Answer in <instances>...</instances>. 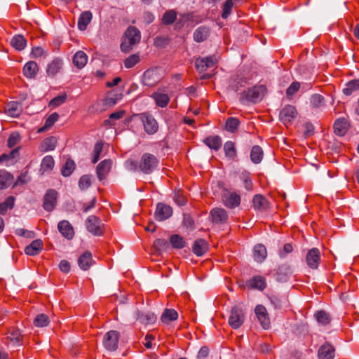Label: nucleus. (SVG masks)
I'll use <instances>...</instances> for the list:
<instances>
[{
	"mask_svg": "<svg viewBox=\"0 0 359 359\" xmlns=\"http://www.w3.org/2000/svg\"><path fill=\"white\" fill-rule=\"evenodd\" d=\"M158 163V159L154 154L149 153L144 154L139 162L127 161L128 168L130 170H139L144 174H150L154 172L157 168Z\"/></svg>",
	"mask_w": 359,
	"mask_h": 359,
	"instance_id": "nucleus-1",
	"label": "nucleus"
},
{
	"mask_svg": "<svg viewBox=\"0 0 359 359\" xmlns=\"http://www.w3.org/2000/svg\"><path fill=\"white\" fill-rule=\"evenodd\" d=\"M266 93V88L264 85H257L243 90L239 93V101L246 105L250 103L260 102Z\"/></svg>",
	"mask_w": 359,
	"mask_h": 359,
	"instance_id": "nucleus-2",
	"label": "nucleus"
},
{
	"mask_svg": "<svg viewBox=\"0 0 359 359\" xmlns=\"http://www.w3.org/2000/svg\"><path fill=\"white\" fill-rule=\"evenodd\" d=\"M140 32L135 27H129L121 43V50L125 53L129 52L135 45L140 43Z\"/></svg>",
	"mask_w": 359,
	"mask_h": 359,
	"instance_id": "nucleus-3",
	"label": "nucleus"
},
{
	"mask_svg": "<svg viewBox=\"0 0 359 359\" xmlns=\"http://www.w3.org/2000/svg\"><path fill=\"white\" fill-rule=\"evenodd\" d=\"M133 116L138 117L142 121L144 131L149 135L155 134L158 129V124L152 115L149 113L134 114Z\"/></svg>",
	"mask_w": 359,
	"mask_h": 359,
	"instance_id": "nucleus-4",
	"label": "nucleus"
},
{
	"mask_svg": "<svg viewBox=\"0 0 359 359\" xmlns=\"http://www.w3.org/2000/svg\"><path fill=\"white\" fill-rule=\"evenodd\" d=\"M245 318L243 309L238 306H233L229 317V324L233 329L239 328L244 323Z\"/></svg>",
	"mask_w": 359,
	"mask_h": 359,
	"instance_id": "nucleus-5",
	"label": "nucleus"
},
{
	"mask_svg": "<svg viewBox=\"0 0 359 359\" xmlns=\"http://www.w3.org/2000/svg\"><path fill=\"white\" fill-rule=\"evenodd\" d=\"M87 230L95 236H101L104 233V225L101 219L95 215H90L86 222Z\"/></svg>",
	"mask_w": 359,
	"mask_h": 359,
	"instance_id": "nucleus-6",
	"label": "nucleus"
},
{
	"mask_svg": "<svg viewBox=\"0 0 359 359\" xmlns=\"http://www.w3.org/2000/svg\"><path fill=\"white\" fill-rule=\"evenodd\" d=\"M248 83V79L245 74L238 72L232 75L229 80V88L235 92L239 91L241 88L246 86Z\"/></svg>",
	"mask_w": 359,
	"mask_h": 359,
	"instance_id": "nucleus-7",
	"label": "nucleus"
},
{
	"mask_svg": "<svg viewBox=\"0 0 359 359\" xmlns=\"http://www.w3.org/2000/svg\"><path fill=\"white\" fill-rule=\"evenodd\" d=\"M119 333L115 330L107 332L103 339V344L109 351H115L118 348Z\"/></svg>",
	"mask_w": 359,
	"mask_h": 359,
	"instance_id": "nucleus-8",
	"label": "nucleus"
},
{
	"mask_svg": "<svg viewBox=\"0 0 359 359\" xmlns=\"http://www.w3.org/2000/svg\"><path fill=\"white\" fill-rule=\"evenodd\" d=\"M57 192L55 189H48L43 196V208L47 212H51L55 208Z\"/></svg>",
	"mask_w": 359,
	"mask_h": 359,
	"instance_id": "nucleus-9",
	"label": "nucleus"
},
{
	"mask_svg": "<svg viewBox=\"0 0 359 359\" xmlns=\"http://www.w3.org/2000/svg\"><path fill=\"white\" fill-rule=\"evenodd\" d=\"M217 63V59L215 56H209L196 60L195 66L200 73L205 72L208 69L214 67Z\"/></svg>",
	"mask_w": 359,
	"mask_h": 359,
	"instance_id": "nucleus-10",
	"label": "nucleus"
},
{
	"mask_svg": "<svg viewBox=\"0 0 359 359\" xmlns=\"http://www.w3.org/2000/svg\"><path fill=\"white\" fill-rule=\"evenodd\" d=\"M172 215V208L166 204L159 203L156 205V209L154 213V217L157 221L162 222Z\"/></svg>",
	"mask_w": 359,
	"mask_h": 359,
	"instance_id": "nucleus-11",
	"label": "nucleus"
},
{
	"mask_svg": "<svg viewBox=\"0 0 359 359\" xmlns=\"http://www.w3.org/2000/svg\"><path fill=\"white\" fill-rule=\"evenodd\" d=\"M297 116V111L292 105H286L280 111V119L284 123L292 122Z\"/></svg>",
	"mask_w": 359,
	"mask_h": 359,
	"instance_id": "nucleus-12",
	"label": "nucleus"
},
{
	"mask_svg": "<svg viewBox=\"0 0 359 359\" xmlns=\"http://www.w3.org/2000/svg\"><path fill=\"white\" fill-rule=\"evenodd\" d=\"M112 166V161L105 159L102 161L96 168L97 177L100 181L105 180L109 175Z\"/></svg>",
	"mask_w": 359,
	"mask_h": 359,
	"instance_id": "nucleus-13",
	"label": "nucleus"
},
{
	"mask_svg": "<svg viewBox=\"0 0 359 359\" xmlns=\"http://www.w3.org/2000/svg\"><path fill=\"white\" fill-rule=\"evenodd\" d=\"M320 260V253L318 248L311 249L306 256V262L309 268L316 269Z\"/></svg>",
	"mask_w": 359,
	"mask_h": 359,
	"instance_id": "nucleus-14",
	"label": "nucleus"
},
{
	"mask_svg": "<svg viewBox=\"0 0 359 359\" xmlns=\"http://www.w3.org/2000/svg\"><path fill=\"white\" fill-rule=\"evenodd\" d=\"M256 316L264 329H268L270 326V319L266 309L262 305H257L255 309Z\"/></svg>",
	"mask_w": 359,
	"mask_h": 359,
	"instance_id": "nucleus-15",
	"label": "nucleus"
},
{
	"mask_svg": "<svg viewBox=\"0 0 359 359\" xmlns=\"http://www.w3.org/2000/svg\"><path fill=\"white\" fill-rule=\"evenodd\" d=\"M211 220L215 224H224L228 220L226 211L223 208H214L210 211Z\"/></svg>",
	"mask_w": 359,
	"mask_h": 359,
	"instance_id": "nucleus-16",
	"label": "nucleus"
},
{
	"mask_svg": "<svg viewBox=\"0 0 359 359\" xmlns=\"http://www.w3.org/2000/svg\"><path fill=\"white\" fill-rule=\"evenodd\" d=\"M161 80V76L155 69H148L143 74V83L148 86H154Z\"/></svg>",
	"mask_w": 359,
	"mask_h": 359,
	"instance_id": "nucleus-17",
	"label": "nucleus"
},
{
	"mask_svg": "<svg viewBox=\"0 0 359 359\" xmlns=\"http://www.w3.org/2000/svg\"><path fill=\"white\" fill-rule=\"evenodd\" d=\"M60 233L68 240L73 238L74 230L72 224L67 220H62L57 225Z\"/></svg>",
	"mask_w": 359,
	"mask_h": 359,
	"instance_id": "nucleus-18",
	"label": "nucleus"
},
{
	"mask_svg": "<svg viewBox=\"0 0 359 359\" xmlns=\"http://www.w3.org/2000/svg\"><path fill=\"white\" fill-rule=\"evenodd\" d=\"M20 147H18L11 151L8 154H1L0 156V163H6V165H13L20 156Z\"/></svg>",
	"mask_w": 359,
	"mask_h": 359,
	"instance_id": "nucleus-19",
	"label": "nucleus"
},
{
	"mask_svg": "<svg viewBox=\"0 0 359 359\" xmlns=\"http://www.w3.org/2000/svg\"><path fill=\"white\" fill-rule=\"evenodd\" d=\"M334 348L329 343L323 344L318 350L319 359H333L334 357Z\"/></svg>",
	"mask_w": 359,
	"mask_h": 359,
	"instance_id": "nucleus-20",
	"label": "nucleus"
},
{
	"mask_svg": "<svg viewBox=\"0 0 359 359\" xmlns=\"http://www.w3.org/2000/svg\"><path fill=\"white\" fill-rule=\"evenodd\" d=\"M39 72V67L36 62L29 61L23 67V74L28 79H34Z\"/></svg>",
	"mask_w": 359,
	"mask_h": 359,
	"instance_id": "nucleus-21",
	"label": "nucleus"
},
{
	"mask_svg": "<svg viewBox=\"0 0 359 359\" xmlns=\"http://www.w3.org/2000/svg\"><path fill=\"white\" fill-rule=\"evenodd\" d=\"M253 207L259 211H265L269 208V202L262 195H255L252 200Z\"/></svg>",
	"mask_w": 359,
	"mask_h": 359,
	"instance_id": "nucleus-22",
	"label": "nucleus"
},
{
	"mask_svg": "<svg viewBox=\"0 0 359 359\" xmlns=\"http://www.w3.org/2000/svg\"><path fill=\"white\" fill-rule=\"evenodd\" d=\"M349 124L345 118H341L335 121L334 129L336 135L339 136L344 135L348 128Z\"/></svg>",
	"mask_w": 359,
	"mask_h": 359,
	"instance_id": "nucleus-23",
	"label": "nucleus"
},
{
	"mask_svg": "<svg viewBox=\"0 0 359 359\" xmlns=\"http://www.w3.org/2000/svg\"><path fill=\"white\" fill-rule=\"evenodd\" d=\"M93 264V256L91 252L86 251L78 259V264L82 270H88Z\"/></svg>",
	"mask_w": 359,
	"mask_h": 359,
	"instance_id": "nucleus-24",
	"label": "nucleus"
},
{
	"mask_svg": "<svg viewBox=\"0 0 359 359\" xmlns=\"http://www.w3.org/2000/svg\"><path fill=\"white\" fill-rule=\"evenodd\" d=\"M57 140L54 136L45 138L41 143L40 151L47 152L54 150L57 146Z\"/></svg>",
	"mask_w": 359,
	"mask_h": 359,
	"instance_id": "nucleus-25",
	"label": "nucleus"
},
{
	"mask_svg": "<svg viewBox=\"0 0 359 359\" xmlns=\"http://www.w3.org/2000/svg\"><path fill=\"white\" fill-rule=\"evenodd\" d=\"M137 320L142 324H153L156 320V316L151 312H137Z\"/></svg>",
	"mask_w": 359,
	"mask_h": 359,
	"instance_id": "nucleus-26",
	"label": "nucleus"
},
{
	"mask_svg": "<svg viewBox=\"0 0 359 359\" xmlns=\"http://www.w3.org/2000/svg\"><path fill=\"white\" fill-rule=\"evenodd\" d=\"M43 243L40 239L33 241L25 248V252L31 256L36 255L42 250Z\"/></svg>",
	"mask_w": 359,
	"mask_h": 359,
	"instance_id": "nucleus-27",
	"label": "nucleus"
},
{
	"mask_svg": "<svg viewBox=\"0 0 359 359\" xmlns=\"http://www.w3.org/2000/svg\"><path fill=\"white\" fill-rule=\"evenodd\" d=\"M267 256L266 247L262 244H257L254 247L253 257L256 262H262Z\"/></svg>",
	"mask_w": 359,
	"mask_h": 359,
	"instance_id": "nucleus-28",
	"label": "nucleus"
},
{
	"mask_svg": "<svg viewBox=\"0 0 359 359\" xmlns=\"http://www.w3.org/2000/svg\"><path fill=\"white\" fill-rule=\"evenodd\" d=\"M208 250V244L203 239L196 240L192 247L193 252L197 256H201Z\"/></svg>",
	"mask_w": 359,
	"mask_h": 359,
	"instance_id": "nucleus-29",
	"label": "nucleus"
},
{
	"mask_svg": "<svg viewBox=\"0 0 359 359\" xmlns=\"http://www.w3.org/2000/svg\"><path fill=\"white\" fill-rule=\"evenodd\" d=\"M62 67V60L60 58H55L50 64L48 65L46 72L49 76L56 75Z\"/></svg>",
	"mask_w": 359,
	"mask_h": 359,
	"instance_id": "nucleus-30",
	"label": "nucleus"
},
{
	"mask_svg": "<svg viewBox=\"0 0 359 359\" xmlns=\"http://www.w3.org/2000/svg\"><path fill=\"white\" fill-rule=\"evenodd\" d=\"M223 201L227 208H234L239 205L241 203V197L238 194L233 193L229 195L224 196Z\"/></svg>",
	"mask_w": 359,
	"mask_h": 359,
	"instance_id": "nucleus-31",
	"label": "nucleus"
},
{
	"mask_svg": "<svg viewBox=\"0 0 359 359\" xmlns=\"http://www.w3.org/2000/svg\"><path fill=\"white\" fill-rule=\"evenodd\" d=\"M178 318L177 312L173 309H166L163 311L161 320L164 324H169Z\"/></svg>",
	"mask_w": 359,
	"mask_h": 359,
	"instance_id": "nucleus-32",
	"label": "nucleus"
},
{
	"mask_svg": "<svg viewBox=\"0 0 359 359\" xmlns=\"http://www.w3.org/2000/svg\"><path fill=\"white\" fill-rule=\"evenodd\" d=\"M87 62L88 56L83 51L76 52L73 57V63L78 69H82Z\"/></svg>",
	"mask_w": 359,
	"mask_h": 359,
	"instance_id": "nucleus-33",
	"label": "nucleus"
},
{
	"mask_svg": "<svg viewBox=\"0 0 359 359\" xmlns=\"http://www.w3.org/2000/svg\"><path fill=\"white\" fill-rule=\"evenodd\" d=\"M5 111L8 115L12 117H17L20 114L22 109L18 102H11L6 104Z\"/></svg>",
	"mask_w": 359,
	"mask_h": 359,
	"instance_id": "nucleus-34",
	"label": "nucleus"
},
{
	"mask_svg": "<svg viewBox=\"0 0 359 359\" xmlns=\"http://www.w3.org/2000/svg\"><path fill=\"white\" fill-rule=\"evenodd\" d=\"M204 143L209 148L218 151L222 147V139L218 135L209 136L204 140Z\"/></svg>",
	"mask_w": 359,
	"mask_h": 359,
	"instance_id": "nucleus-35",
	"label": "nucleus"
},
{
	"mask_svg": "<svg viewBox=\"0 0 359 359\" xmlns=\"http://www.w3.org/2000/svg\"><path fill=\"white\" fill-rule=\"evenodd\" d=\"M224 151L226 158L234 160L237 156V151L235 143L232 141H227L224 143Z\"/></svg>",
	"mask_w": 359,
	"mask_h": 359,
	"instance_id": "nucleus-36",
	"label": "nucleus"
},
{
	"mask_svg": "<svg viewBox=\"0 0 359 359\" xmlns=\"http://www.w3.org/2000/svg\"><path fill=\"white\" fill-rule=\"evenodd\" d=\"M151 97L155 100L156 104L158 107H160L162 108L165 107L170 102L169 96L165 93L156 92V93H153Z\"/></svg>",
	"mask_w": 359,
	"mask_h": 359,
	"instance_id": "nucleus-37",
	"label": "nucleus"
},
{
	"mask_svg": "<svg viewBox=\"0 0 359 359\" xmlns=\"http://www.w3.org/2000/svg\"><path fill=\"white\" fill-rule=\"evenodd\" d=\"M248 285L251 288L263 290L266 287L265 279L261 276H255L248 282Z\"/></svg>",
	"mask_w": 359,
	"mask_h": 359,
	"instance_id": "nucleus-38",
	"label": "nucleus"
},
{
	"mask_svg": "<svg viewBox=\"0 0 359 359\" xmlns=\"http://www.w3.org/2000/svg\"><path fill=\"white\" fill-rule=\"evenodd\" d=\"M13 177L5 170H0V190L8 188L13 182Z\"/></svg>",
	"mask_w": 359,
	"mask_h": 359,
	"instance_id": "nucleus-39",
	"label": "nucleus"
},
{
	"mask_svg": "<svg viewBox=\"0 0 359 359\" xmlns=\"http://www.w3.org/2000/svg\"><path fill=\"white\" fill-rule=\"evenodd\" d=\"M209 33L210 31L207 27L201 26L195 31L194 39L196 42H202L208 38Z\"/></svg>",
	"mask_w": 359,
	"mask_h": 359,
	"instance_id": "nucleus-40",
	"label": "nucleus"
},
{
	"mask_svg": "<svg viewBox=\"0 0 359 359\" xmlns=\"http://www.w3.org/2000/svg\"><path fill=\"white\" fill-rule=\"evenodd\" d=\"M11 46L18 50H23L26 45L27 41L22 35H15L11 41Z\"/></svg>",
	"mask_w": 359,
	"mask_h": 359,
	"instance_id": "nucleus-41",
	"label": "nucleus"
},
{
	"mask_svg": "<svg viewBox=\"0 0 359 359\" xmlns=\"http://www.w3.org/2000/svg\"><path fill=\"white\" fill-rule=\"evenodd\" d=\"M59 114L56 112L51 114L45 121L44 126L38 129L37 133H41L51 128L58 120Z\"/></svg>",
	"mask_w": 359,
	"mask_h": 359,
	"instance_id": "nucleus-42",
	"label": "nucleus"
},
{
	"mask_svg": "<svg viewBox=\"0 0 359 359\" xmlns=\"http://www.w3.org/2000/svg\"><path fill=\"white\" fill-rule=\"evenodd\" d=\"M153 248L157 252L161 253L170 248V243L165 239L158 238L154 241Z\"/></svg>",
	"mask_w": 359,
	"mask_h": 359,
	"instance_id": "nucleus-43",
	"label": "nucleus"
},
{
	"mask_svg": "<svg viewBox=\"0 0 359 359\" xmlns=\"http://www.w3.org/2000/svg\"><path fill=\"white\" fill-rule=\"evenodd\" d=\"M263 158V151L262 148L258 146H254L250 152V159L254 163H259Z\"/></svg>",
	"mask_w": 359,
	"mask_h": 359,
	"instance_id": "nucleus-44",
	"label": "nucleus"
},
{
	"mask_svg": "<svg viewBox=\"0 0 359 359\" xmlns=\"http://www.w3.org/2000/svg\"><path fill=\"white\" fill-rule=\"evenodd\" d=\"M310 104L313 108H320L325 105V100L323 95L316 93L311 96Z\"/></svg>",
	"mask_w": 359,
	"mask_h": 359,
	"instance_id": "nucleus-45",
	"label": "nucleus"
},
{
	"mask_svg": "<svg viewBox=\"0 0 359 359\" xmlns=\"http://www.w3.org/2000/svg\"><path fill=\"white\" fill-rule=\"evenodd\" d=\"M7 339L13 344H19L22 336L18 329L13 328L8 332Z\"/></svg>",
	"mask_w": 359,
	"mask_h": 359,
	"instance_id": "nucleus-46",
	"label": "nucleus"
},
{
	"mask_svg": "<svg viewBox=\"0 0 359 359\" xmlns=\"http://www.w3.org/2000/svg\"><path fill=\"white\" fill-rule=\"evenodd\" d=\"M359 90V79L352 80L348 82L346 88L343 89V93L346 95H351L354 91Z\"/></svg>",
	"mask_w": 359,
	"mask_h": 359,
	"instance_id": "nucleus-47",
	"label": "nucleus"
},
{
	"mask_svg": "<svg viewBox=\"0 0 359 359\" xmlns=\"http://www.w3.org/2000/svg\"><path fill=\"white\" fill-rule=\"evenodd\" d=\"M140 62V56L139 53H135L130 55L123 61L124 67L127 69H130L135 67Z\"/></svg>",
	"mask_w": 359,
	"mask_h": 359,
	"instance_id": "nucleus-48",
	"label": "nucleus"
},
{
	"mask_svg": "<svg viewBox=\"0 0 359 359\" xmlns=\"http://www.w3.org/2000/svg\"><path fill=\"white\" fill-rule=\"evenodd\" d=\"M15 198L8 196L4 203H0V215H5L8 209L14 207Z\"/></svg>",
	"mask_w": 359,
	"mask_h": 359,
	"instance_id": "nucleus-49",
	"label": "nucleus"
},
{
	"mask_svg": "<svg viewBox=\"0 0 359 359\" xmlns=\"http://www.w3.org/2000/svg\"><path fill=\"white\" fill-rule=\"evenodd\" d=\"M239 124L240 121L237 118L230 117L226 121L225 128L229 132L235 133L238 130Z\"/></svg>",
	"mask_w": 359,
	"mask_h": 359,
	"instance_id": "nucleus-50",
	"label": "nucleus"
},
{
	"mask_svg": "<svg viewBox=\"0 0 359 359\" xmlns=\"http://www.w3.org/2000/svg\"><path fill=\"white\" fill-rule=\"evenodd\" d=\"M170 243L174 248L182 249L185 246L184 238L178 234H174L170 236Z\"/></svg>",
	"mask_w": 359,
	"mask_h": 359,
	"instance_id": "nucleus-51",
	"label": "nucleus"
},
{
	"mask_svg": "<svg viewBox=\"0 0 359 359\" xmlns=\"http://www.w3.org/2000/svg\"><path fill=\"white\" fill-rule=\"evenodd\" d=\"M76 168L74 161L68 159L61 169V173L64 177L69 176Z\"/></svg>",
	"mask_w": 359,
	"mask_h": 359,
	"instance_id": "nucleus-52",
	"label": "nucleus"
},
{
	"mask_svg": "<svg viewBox=\"0 0 359 359\" xmlns=\"http://www.w3.org/2000/svg\"><path fill=\"white\" fill-rule=\"evenodd\" d=\"M315 317L318 323L326 325L330 323L331 318L328 313L325 311H318L315 313Z\"/></svg>",
	"mask_w": 359,
	"mask_h": 359,
	"instance_id": "nucleus-53",
	"label": "nucleus"
},
{
	"mask_svg": "<svg viewBox=\"0 0 359 359\" xmlns=\"http://www.w3.org/2000/svg\"><path fill=\"white\" fill-rule=\"evenodd\" d=\"M126 111L124 110H120L115 112L111 113L109 118L104 121L105 126H112L114 125L113 122L114 120H118L123 117Z\"/></svg>",
	"mask_w": 359,
	"mask_h": 359,
	"instance_id": "nucleus-54",
	"label": "nucleus"
},
{
	"mask_svg": "<svg viewBox=\"0 0 359 359\" xmlns=\"http://www.w3.org/2000/svg\"><path fill=\"white\" fill-rule=\"evenodd\" d=\"M175 202L180 206H184L187 203V199L182 190H175L173 196Z\"/></svg>",
	"mask_w": 359,
	"mask_h": 359,
	"instance_id": "nucleus-55",
	"label": "nucleus"
},
{
	"mask_svg": "<svg viewBox=\"0 0 359 359\" xmlns=\"http://www.w3.org/2000/svg\"><path fill=\"white\" fill-rule=\"evenodd\" d=\"M55 165L54 160L51 156H45L41 162V169L43 172H49L50 171Z\"/></svg>",
	"mask_w": 359,
	"mask_h": 359,
	"instance_id": "nucleus-56",
	"label": "nucleus"
},
{
	"mask_svg": "<svg viewBox=\"0 0 359 359\" xmlns=\"http://www.w3.org/2000/svg\"><path fill=\"white\" fill-rule=\"evenodd\" d=\"M67 99V95L65 93H64L62 94H60V95L56 96L53 99H52L50 101L48 105H49V107H50L52 108L57 107L60 106L61 104H64L66 102Z\"/></svg>",
	"mask_w": 359,
	"mask_h": 359,
	"instance_id": "nucleus-57",
	"label": "nucleus"
},
{
	"mask_svg": "<svg viewBox=\"0 0 359 359\" xmlns=\"http://www.w3.org/2000/svg\"><path fill=\"white\" fill-rule=\"evenodd\" d=\"M49 322L48 316L41 313L36 316L34 320V325L36 327H46L49 324Z\"/></svg>",
	"mask_w": 359,
	"mask_h": 359,
	"instance_id": "nucleus-58",
	"label": "nucleus"
},
{
	"mask_svg": "<svg viewBox=\"0 0 359 359\" xmlns=\"http://www.w3.org/2000/svg\"><path fill=\"white\" fill-rule=\"evenodd\" d=\"M103 149V143L102 141L96 142V144L94 146V149L93 152V158H92V163H96L99 159L100 154L102 153Z\"/></svg>",
	"mask_w": 359,
	"mask_h": 359,
	"instance_id": "nucleus-59",
	"label": "nucleus"
},
{
	"mask_svg": "<svg viewBox=\"0 0 359 359\" xmlns=\"http://www.w3.org/2000/svg\"><path fill=\"white\" fill-rule=\"evenodd\" d=\"M233 7V2L232 0H226L222 6V18L226 20L231 13Z\"/></svg>",
	"mask_w": 359,
	"mask_h": 359,
	"instance_id": "nucleus-60",
	"label": "nucleus"
},
{
	"mask_svg": "<svg viewBox=\"0 0 359 359\" xmlns=\"http://www.w3.org/2000/svg\"><path fill=\"white\" fill-rule=\"evenodd\" d=\"M177 18V13L175 10L167 11L162 17V22H175Z\"/></svg>",
	"mask_w": 359,
	"mask_h": 359,
	"instance_id": "nucleus-61",
	"label": "nucleus"
},
{
	"mask_svg": "<svg viewBox=\"0 0 359 359\" xmlns=\"http://www.w3.org/2000/svg\"><path fill=\"white\" fill-rule=\"evenodd\" d=\"M20 140L21 136L20 133L18 132H13L10 135L8 139L7 146L9 148H13L20 142Z\"/></svg>",
	"mask_w": 359,
	"mask_h": 359,
	"instance_id": "nucleus-62",
	"label": "nucleus"
},
{
	"mask_svg": "<svg viewBox=\"0 0 359 359\" xmlns=\"http://www.w3.org/2000/svg\"><path fill=\"white\" fill-rule=\"evenodd\" d=\"M91 185V176L89 175H84L81 177L79 186L81 189L86 190L88 189Z\"/></svg>",
	"mask_w": 359,
	"mask_h": 359,
	"instance_id": "nucleus-63",
	"label": "nucleus"
},
{
	"mask_svg": "<svg viewBox=\"0 0 359 359\" xmlns=\"http://www.w3.org/2000/svg\"><path fill=\"white\" fill-rule=\"evenodd\" d=\"M300 88V83L297 81L292 82L286 90V95L288 99H292L293 95H294Z\"/></svg>",
	"mask_w": 359,
	"mask_h": 359,
	"instance_id": "nucleus-64",
	"label": "nucleus"
}]
</instances>
